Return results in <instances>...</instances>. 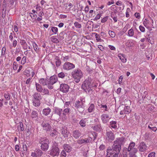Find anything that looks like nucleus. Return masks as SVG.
<instances>
[{"label":"nucleus","mask_w":157,"mask_h":157,"mask_svg":"<svg viewBox=\"0 0 157 157\" xmlns=\"http://www.w3.org/2000/svg\"><path fill=\"white\" fill-rule=\"evenodd\" d=\"M94 79L88 77L82 84L81 88L86 93H89L92 87H96L97 86L94 83Z\"/></svg>","instance_id":"obj_1"},{"label":"nucleus","mask_w":157,"mask_h":157,"mask_svg":"<svg viewBox=\"0 0 157 157\" xmlns=\"http://www.w3.org/2000/svg\"><path fill=\"white\" fill-rule=\"evenodd\" d=\"M85 102V98H80L74 103V105L75 109L80 114H82L84 110Z\"/></svg>","instance_id":"obj_2"},{"label":"nucleus","mask_w":157,"mask_h":157,"mask_svg":"<svg viewBox=\"0 0 157 157\" xmlns=\"http://www.w3.org/2000/svg\"><path fill=\"white\" fill-rule=\"evenodd\" d=\"M39 143L41 145V149L43 151H46L49 148V144L48 139L45 137H40L38 139Z\"/></svg>","instance_id":"obj_3"},{"label":"nucleus","mask_w":157,"mask_h":157,"mask_svg":"<svg viewBox=\"0 0 157 157\" xmlns=\"http://www.w3.org/2000/svg\"><path fill=\"white\" fill-rule=\"evenodd\" d=\"M71 74L74 79V81L76 83H78L80 81L83 76L82 71L79 69H75L71 72Z\"/></svg>","instance_id":"obj_4"},{"label":"nucleus","mask_w":157,"mask_h":157,"mask_svg":"<svg viewBox=\"0 0 157 157\" xmlns=\"http://www.w3.org/2000/svg\"><path fill=\"white\" fill-rule=\"evenodd\" d=\"M32 99L33 105L35 107H38L40 104V100L42 99L41 94L37 92H35L33 95Z\"/></svg>","instance_id":"obj_5"},{"label":"nucleus","mask_w":157,"mask_h":157,"mask_svg":"<svg viewBox=\"0 0 157 157\" xmlns=\"http://www.w3.org/2000/svg\"><path fill=\"white\" fill-rule=\"evenodd\" d=\"M49 154L53 157L58 156L60 153V150L58 144L54 143L50 150L48 151Z\"/></svg>","instance_id":"obj_6"},{"label":"nucleus","mask_w":157,"mask_h":157,"mask_svg":"<svg viewBox=\"0 0 157 157\" xmlns=\"http://www.w3.org/2000/svg\"><path fill=\"white\" fill-rule=\"evenodd\" d=\"M121 149V146L120 145H118L114 143V144L112 146V148L107 150L115 154L118 156Z\"/></svg>","instance_id":"obj_7"},{"label":"nucleus","mask_w":157,"mask_h":157,"mask_svg":"<svg viewBox=\"0 0 157 157\" xmlns=\"http://www.w3.org/2000/svg\"><path fill=\"white\" fill-rule=\"evenodd\" d=\"M105 138L109 142H111L114 140L115 136L112 131H106L105 133Z\"/></svg>","instance_id":"obj_8"},{"label":"nucleus","mask_w":157,"mask_h":157,"mask_svg":"<svg viewBox=\"0 0 157 157\" xmlns=\"http://www.w3.org/2000/svg\"><path fill=\"white\" fill-rule=\"evenodd\" d=\"M41 126L43 130L45 131L46 132L50 131L52 128L50 124L45 121H43L42 122Z\"/></svg>","instance_id":"obj_9"},{"label":"nucleus","mask_w":157,"mask_h":157,"mask_svg":"<svg viewBox=\"0 0 157 157\" xmlns=\"http://www.w3.org/2000/svg\"><path fill=\"white\" fill-rule=\"evenodd\" d=\"M125 142V138L124 137H118L116 139V140L113 142L115 144H116L118 145H120L121 146L124 144Z\"/></svg>","instance_id":"obj_10"},{"label":"nucleus","mask_w":157,"mask_h":157,"mask_svg":"<svg viewBox=\"0 0 157 157\" xmlns=\"http://www.w3.org/2000/svg\"><path fill=\"white\" fill-rule=\"evenodd\" d=\"M63 67L64 70H69L74 68L75 66L72 63L66 62L64 64Z\"/></svg>","instance_id":"obj_11"},{"label":"nucleus","mask_w":157,"mask_h":157,"mask_svg":"<svg viewBox=\"0 0 157 157\" xmlns=\"http://www.w3.org/2000/svg\"><path fill=\"white\" fill-rule=\"evenodd\" d=\"M92 140L91 137L89 136L88 137L85 139H81L78 140L77 141V143L80 144H87L91 142Z\"/></svg>","instance_id":"obj_12"},{"label":"nucleus","mask_w":157,"mask_h":157,"mask_svg":"<svg viewBox=\"0 0 157 157\" xmlns=\"http://www.w3.org/2000/svg\"><path fill=\"white\" fill-rule=\"evenodd\" d=\"M69 86L66 84H62L60 85V90L63 93H66L68 91Z\"/></svg>","instance_id":"obj_13"},{"label":"nucleus","mask_w":157,"mask_h":157,"mask_svg":"<svg viewBox=\"0 0 157 157\" xmlns=\"http://www.w3.org/2000/svg\"><path fill=\"white\" fill-rule=\"evenodd\" d=\"M101 118L102 122L104 124L108 123L110 118L109 117V115L106 114L104 113L101 116Z\"/></svg>","instance_id":"obj_14"},{"label":"nucleus","mask_w":157,"mask_h":157,"mask_svg":"<svg viewBox=\"0 0 157 157\" xmlns=\"http://www.w3.org/2000/svg\"><path fill=\"white\" fill-rule=\"evenodd\" d=\"M109 127L115 130L118 128V125L116 121H112L109 122Z\"/></svg>","instance_id":"obj_15"},{"label":"nucleus","mask_w":157,"mask_h":157,"mask_svg":"<svg viewBox=\"0 0 157 157\" xmlns=\"http://www.w3.org/2000/svg\"><path fill=\"white\" fill-rule=\"evenodd\" d=\"M135 146V143L134 142L132 141L129 144L128 148H126L128 151H136L137 150V149L134 147Z\"/></svg>","instance_id":"obj_16"},{"label":"nucleus","mask_w":157,"mask_h":157,"mask_svg":"<svg viewBox=\"0 0 157 157\" xmlns=\"http://www.w3.org/2000/svg\"><path fill=\"white\" fill-rule=\"evenodd\" d=\"M60 132L65 138L68 137L69 132L67 130V128L64 126L62 127L60 130Z\"/></svg>","instance_id":"obj_17"},{"label":"nucleus","mask_w":157,"mask_h":157,"mask_svg":"<svg viewBox=\"0 0 157 157\" xmlns=\"http://www.w3.org/2000/svg\"><path fill=\"white\" fill-rule=\"evenodd\" d=\"M147 146L145 143L143 142L140 143L138 147L140 151L141 152H144L147 149Z\"/></svg>","instance_id":"obj_18"},{"label":"nucleus","mask_w":157,"mask_h":157,"mask_svg":"<svg viewBox=\"0 0 157 157\" xmlns=\"http://www.w3.org/2000/svg\"><path fill=\"white\" fill-rule=\"evenodd\" d=\"M131 112V109L130 107L128 106H125L124 107V109L123 110H121L120 112V114L123 115L124 114H128Z\"/></svg>","instance_id":"obj_19"},{"label":"nucleus","mask_w":157,"mask_h":157,"mask_svg":"<svg viewBox=\"0 0 157 157\" xmlns=\"http://www.w3.org/2000/svg\"><path fill=\"white\" fill-rule=\"evenodd\" d=\"M49 81L46 78H40L39 79V82L43 86L47 85Z\"/></svg>","instance_id":"obj_20"},{"label":"nucleus","mask_w":157,"mask_h":157,"mask_svg":"<svg viewBox=\"0 0 157 157\" xmlns=\"http://www.w3.org/2000/svg\"><path fill=\"white\" fill-rule=\"evenodd\" d=\"M63 112L62 109L58 107H55L54 109V114L58 115L59 116V118H60Z\"/></svg>","instance_id":"obj_21"},{"label":"nucleus","mask_w":157,"mask_h":157,"mask_svg":"<svg viewBox=\"0 0 157 157\" xmlns=\"http://www.w3.org/2000/svg\"><path fill=\"white\" fill-rule=\"evenodd\" d=\"M58 81V78L56 75H55L51 76L50 78L49 82L51 84H54Z\"/></svg>","instance_id":"obj_22"},{"label":"nucleus","mask_w":157,"mask_h":157,"mask_svg":"<svg viewBox=\"0 0 157 157\" xmlns=\"http://www.w3.org/2000/svg\"><path fill=\"white\" fill-rule=\"evenodd\" d=\"M81 132L78 130H74L73 132V137L76 138H78L81 135Z\"/></svg>","instance_id":"obj_23"},{"label":"nucleus","mask_w":157,"mask_h":157,"mask_svg":"<svg viewBox=\"0 0 157 157\" xmlns=\"http://www.w3.org/2000/svg\"><path fill=\"white\" fill-rule=\"evenodd\" d=\"M63 147L67 152H70L72 148L69 144H64L63 145Z\"/></svg>","instance_id":"obj_24"},{"label":"nucleus","mask_w":157,"mask_h":157,"mask_svg":"<svg viewBox=\"0 0 157 157\" xmlns=\"http://www.w3.org/2000/svg\"><path fill=\"white\" fill-rule=\"evenodd\" d=\"M51 111V109L49 107H47L43 109L42 113L44 115L47 116L50 113Z\"/></svg>","instance_id":"obj_25"},{"label":"nucleus","mask_w":157,"mask_h":157,"mask_svg":"<svg viewBox=\"0 0 157 157\" xmlns=\"http://www.w3.org/2000/svg\"><path fill=\"white\" fill-rule=\"evenodd\" d=\"M95 109V106L94 104L91 103L89 105V107L87 109L88 112L91 113L93 112Z\"/></svg>","instance_id":"obj_26"},{"label":"nucleus","mask_w":157,"mask_h":157,"mask_svg":"<svg viewBox=\"0 0 157 157\" xmlns=\"http://www.w3.org/2000/svg\"><path fill=\"white\" fill-rule=\"evenodd\" d=\"M35 86L36 91L38 92H41L43 88L41 85L40 83L36 82Z\"/></svg>","instance_id":"obj_27"},{"label":"nucleus","mask_w":157,"mask_h":157,"mask_svg":"<svg viewBox=\"0 0 157 157\" xmlns=\"http://www.w3.org/2000/svg\"><path fill=\"white\" fill-rule=\"evenodd\" d=\"M87 121L86 118H82L79 122V124L82 127H84L86 126V123Z\"/></svg>","instance_id":"obj_28"},{"label":"nucleus","mask_w":157,"mask_h":157,"mask_svg":"<svg viewBox=\"0 0 157 157\" xmlns=\"http://www.w3.org/2000/svg\"><path fill=\"white\" fill-rule=\"evenodd\" d=\"M92 127L93 129L96 131L100 132L101 129V126L100 124L95 125Z\"/></svg>","instance_id":"obj_29"},{"label":"nucleus","mask_w":157,"mask_h":157,"mask_svg":"<svg viewBox=\"0 0 157 157\" xmlns=\"http://www.w3.org/2000/svg\"><path fill=\"white\" fill-rule=\"evenodd\" d=\"M38 113L37 111H33L30 115V117L33 119H36L38 118Z\"/></svg>","instance_id":"obj_30"},{"label":"nucleus","mask_w":157,"mask_h":157,"mask_svg":"<svg viewBox=\"0 0 157 157\" xmlns=\"http://www.w3.org/2000/svg\"><path fill=\"white\" fill-rule=\"evenodd\" d=\"M118 56L123 63L126 62V59L125 58L124 55L121 54H119L118 55Z\"/></svg>","instance_id":"obj_31"},{"label":"nucleus","mask_w":157,"mask_h":157,"mask_svg":"<svg viewBox=\"0 0 157 157\" xmlns=\"http://www.w3.org/2000/svg\"><path fill=\"white\" fill-rule=\"evenodd\" d=\"M58 132L56 129H54L50 132V136L51 137H56L58 136Z\"/></svg>","instance_id":"obj_32"},{"label":"nucleus","mask_w":157,"mask_h":157,"mask_svg":"<svg viewBox=\"0 0 157 157\" xmlns=\"http://www.w3.org/2000/svg\"><path fill=\"white\" fill-rule=\"evenodd\" d=\"M118 155L115 154L107 150V153L106 157H118Z\"/></svg>","instance_id":"obj_33"},{"label":"nucleus","mask_w":157,"mask_h":157,"mask_svg":"<svg viewBox=\"0 0 157 157\" xmlns=\"http://www.w3.org/2000/svg\"><path fill=\"white\" fill-rule=\"evenodd\" d=\"M35 151L38 157H41L43 154V152L42 150L39 148L36 149L35 150Z\"/></svg>","instance_id":"obj_34"},{"label":"nucleus","mask_w":157,"mask_h":157,"mask_svg":"<svg viewBox=\"0 0 157 157\" xmlns=\"http://www.w3.org/2000/svg\"><path fill=\"white\" fill-rule=\"evenodd\" d=\"M32 45L33 47L34 50L36 53H38L39 52V48L38 45L34 42H32Z\"/></svg>","instance_id":"obj_35"},{"label":"nucleus","mask_w":157,"mask_h":157,"mask_svg":"<svg viewBox=\"0 0 157 157\" xmlns=\"http://www.w3.org/2000/svg\"><path fill=\"white\" fill-rule=\"evenodd\" d=\"M128 152H129V157H137L135 154L137 152V150H136V151H131Z\"/></svg>","instance_id":"obj_36"},{"label":"nucleus","mask_w":157,"mask_h":157,"mask_svg":"<svg viewBox=\"0 0 157 157\" xmlns=\"http://www.w3.org/2000/svg\"><path fill=\"white\" fill-rule=\"evenodd\" d=\"M71 110L70 108H67L63 111V115L65 116L70 112Z\"/></svg>","instance_id":"obj_37"},{"label":"nucleus","mask_w":157,"mask_h":157,"mask_svg":"<svg viewBox=\"0 0 157 157\" xmlns=\"http://www.w3.org/2000/svg\"><path fill=\"white\" fill-rule=\"evenodd\" d=\"M134 34V32L132 28L128 32V36L130 37L133 36Z\"/></svg>","instance_id":"obj_38"},{"label":"nucleus","mask_w":157,"mask_h":157,"mask_svg":"<svg viewBox=\"0 0 157 157\" xmlns=\"http://www.w3.org/2000/svg\"><path fill=\"white\" fill-rule=\"evenodd\" d=\"M41 92H42L43 94L44 95H49V93L48 90L47 88H42V90Z\"/></svg>","instance_id":"obj_39"},{"label":"nucleus","mask_w":157,"mask_h":157,"mask_svg":"<svg viewBox=\"0 0 157 157\" xmlns=\"http://www.w3.org/2000/svg\"><path fill=\"white\" fill-rule=\"evenodd\" d=\"M4 97L6 100H9L10 98L11 95L9 92H7L4 94Z\"/></svg>","instance_id":"obj_40"},{"label":"nucleus","mask_w":157,"mask_h":157,"mask_svg":"<svg viewBox=\"0 0 157 157\" xmlns=\"http://www.w3.org/2000/svg\"><path fill=\"white\" fill-rule=\"evenodd\" d=\"M95 36L96 40L98 41L102 42L103 41V40L100 38V36L97 33H95Z\"/></svg>","instance_id":"obj_41"},{"label":"nucleus","mask_w":157,"mask_h":157,"mask_svg":"<svg viewBox=\"0 0 157 157\" xmlns=\"http://www.w3.org/2000/svg\"><path fill=\"white\" fill-rule=\"evenodd\" d=\"M146 41L151 43V44H152L154 43L153 40L151 37H147L146 38Z\"/></svg>","instance_id":"obj_42"},{"label":"nucleus","mask_w":157,"mask_h":157,"mask_svg":"<svg viewBox=\"0 0 157 157\" xmlns=\"http://www.w3.org/2000/svg\"><path fill=\"white\" fill-rule=\"evenodd\" d=\"M51 30L53 33L54 34H56L58 32V29L57 27H52Z\"/></svg>","instance_id":"obj_43"},{"label":"nucleus","mask_w":157,"mask_h":157,"mask_svg":"<svg viewBox=\"0 0 157 157\" xmlns=\"http://www.w3.org/2000/svg\"><path fill=\"white\" fill-rule=\"evenodd\" d=\"M75 26L78 28H80L82 27L81 25L77 21H75L74 23Z\"/></svg>","instance_id":"obj_44"},{"label":"nucleus","mask_w":157,"mask_h":157,"mask_svg":"<svg viewBox=\"0 0 157 157\" xmlns=\"http://www.w3.org/2000/svg\"><path fill=\"white\" fill-rule=\"evenodd\" d=\"M65 76V74L63 72H61L59 73L58 75V76L59 78H64Z\"/></svg>","instance_id":"obj_45"},{"label":"nucleus","mask_w":157,"mask_h":157,"mask_svg":"<svg viewBox=\"0 0 157 157\" xmlns=\"http://www.w3.org/2000/svg\"><path fill=\"white\" fill-rule=\"evenodd\" d=\"M109 34L110 36L114 38L115 36V34L114 32L112 31L109 30Z\"/></svg>","instance_id":"obj_46"},{"label":"nucleus","mask_w":157,"mask_h":157,"mask_svg":"<svg viewBox=\"0 0 157 157\" xmlns=\"http://www.w3.org/2000/svg\"><path fill=\"white\" fill-rule=\"evenodd\" d=\"M26 57L24 56L21 59V64L24 65L26 62Z\"/></svg>","instance_id":"obj_47"},{"label":"nucleus","mask_w":157,"mask_h":157,"mask_svg":"<svg viewBox=\"0 0 157 157\" xmlns=\"http://www.w3.org/2000/svg\"><path fill=\"white\" fill-rule=\"evenodd\" d=\"M32 82V81L31 80V79L29 78L26 80L25 83L29 87Z\"/></svg>","instance_id":"obj_48"},{"label":"nucleus","mask_w":157,"mask_h":157,"mask_svg":"<svg viewBox=\"0 0 157 157\" xmlns=\"http://www.w3.org/2000/svg\"><path fill=\"white\" fill-rule=\"evenodd\" d=\"M148 128L155 132L157 130V128L156 127H151L150 125L148 126Z\"/></svg>","instance_id":"obj_49"},{"label":"nucleus","mask_w":157,"mask_h":157,"mask_svg":"<svg viewBox=\"0 0 157 157\" xmlns=\"http://www.w3.org/2000/svg\"><path fill=\"white\" fill-rule=\"evenodd\" d=\"M29 15L33 19H35L37 17V15L35 13H29Z\"/></svg>","instance_id":"obj_50"},{"label":"nucleus","mask_w":157,"mask_h":157,"mask_svg":"<svg viewBox=\"0 0 157 157\" xmlns=\"http://www.w3.org/2000/svg\"><path fill=\"white\" fill-rule=\"evenodd\" d=\"M52 42L56 43H58L59 42V40L57 38L53 37H52Z\"/></svg>","instance_id":"obj_51"},{"label":"nucleus","mask_w":157,"mask_h":157,"mask_svg":"<svg viewBox=\"0 0 157 157\" xmlns=\"http://www.w3.org/2000/svg\"><path fill=\"white\" fill-rule=\"evenodd\" d=\"M18 65L17 62L14 61L13 62V68L14 70H16L18 67Z\"/></svg>","instance_id":"obj_52"},{"label":"nucleus","mask_w":157,"mask_h":157,"mask_svg":"<svg viewBox=\"0 0 157 157\" xmlns=\"http://www.w3.org/2000/svg\"><path fill=\"white\" fill-rule=\"evenodd\" d=\"M111 10H113L115 13H116L117 12L116 10V6L115 5H112L110 8Z\"/></svg>","instance_id":"obj_53"},{"label":"nucleus","mask_w":157,"mask_h":157,"mask_svg":"<svg viewBox=\"0 0 157 157\" xmlns=\"http://www.w3.org/2000/svg\"><path fill=\"white\" fill-rule=\"evenodd\" d=\"M30 70L29 69H26L24 72V74L25 75H30Z\"/></svg>","instance_id":"obj_54"},{"label":"nucleus","mask_w":157,"mask_h":157,"mask_svg":"<svg viewBox=\"0 0 157 157\" xmlns=\"http://www.w3.org/2000/svg\"><path fill=\"white\" fill-rule=\"evenodd\" d=\"M67 154L64 150H62L60 153V157H66Z\"/></svg>","instance_id":"obj_55"},{"label":"nucleus","mask_w":157,"mask_h":157,"mask_svg":"<svg viewBox=\"0 0 157 157\" xmlns=\"http://www.w3.org/2000/svg\"><path fill=\"white\" fill-rule=\"evenodd\" d=\"M6 51V48L5 47L2 48V50L1 56H4L5 54Z\"/></svg>","instance_id":"obj_56"},{"label":"nucleus","mask_w":157,"mask_h":157,"mask_svg":"<svg viewBox=\"0 0 157 157\" xmlns=\"http://www.w3.org/2000/svg\"><path fill=\"white\" fill-rule=\"evenodd\" d=\"M108 17H109L108 16H106L104 17L103 18H102L101 19V22L102 23H104L105 22L108 20Z\"/></svg>","instance_id":"obj_57"},{"label":"nucleus","mask_w":157,"mask_h":157,"mask_svg":"<svg viewBox=\"0 0 157 157\" xmlns=\"http://www.w3.org/2000/svg\"><path fill=\"white\" fill-rule=\"evenodd\" d=\"M149 23V21L147 20V19H145L143 22V24L145 27H147V24Z\"/></svg>","instance_id":"obj_58"},{"label":"nucleus","mask_w":157,"mask_h":157,"mask_svg":"<svg viewBox=\"0 0 157 157\" xmlns=\"http://www.w3.org/2000/svg\"><path fill=\"white\" fill-rule=\"evenodd\" d=\"M155 152H152L150 153L148 155V157H155Z\"/></svg>","instance_id":"obj_59"},{"label":"nucleus","mask_w":157,"mask_h":157,"mask_svg":"<svg viewBox=\"0 0 157 157\" xmlns=\"http://www.w3.org/2000/svg\"><path fill=\"white\" fill-rule=\"evenodd\" d=\"M56 67H59L61 64V61L60 59H57L56 61Z\"/></svg>","instance_id":"obj_60"},{"label":"nucleus","mask_w":157,"mask_h":157,"mask_svg":"<svg viewBox=\"0 0 157 157\" xmlns=\"http://www.w3.org/2000/svg\"><path fill=\"white\" fill-rule=\"evenodd\" d=\"M139 28L140 30L142 32L144 33L145 31V28L144 26L141 25H140L139 27Z\"/></svg>","instance_id":"obj_61"},{"label":"nucleus","mask_w":157,"mask_h":157,"mask_svg":"<svg viewBox=\"0 0 157 157\" xmlns=\"http://www.w3.org/2000/svg\"><path fill=\"white\" fill-rule=\"evenodd\" d=\"M53 84H50V82L49 81L48 83V84L47 86V87L50 89H52L53 88V87L52 85Z\"/></svg>","instance_id":"obj_62"},{"label":"nucleus","mask_w":157,"mask_h":157,"mask_svg":"<svg viewBox=\"0 0 157 157\" xmlns=\"http://www.w3.org/2000/svg\"><path fill=\"white\" fill-rule=\"evenodd\" d=\"M101 14H98L96 16V17L94 18V20H97L99 19L101 16Z\"/></svg>","instance_id":"obj_63"},{"label":"nucleus","mask_w":157,"mask_h":157,"mask_svg":"<svg viewBox=\"0 0 157 157\" xmlns=\"http://www.w3.org/2000/svg\"><path fill=\"white\" fill-rule=\"evenodd\" d=\"M71 105L70 101H67L65 102L64 106L65 107H68Z\"/></svg>","instance_id":"obj_64"}]
</instances>
